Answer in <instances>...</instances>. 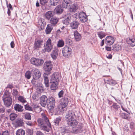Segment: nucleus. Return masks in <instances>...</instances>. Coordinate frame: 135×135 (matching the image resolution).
<instances>
[{
  "instance_id": "63",
  "label": "nucleus",
  "mask_w": 135,
  "mask_h": 135,
  "mask_svg": "<svg viewBox=\"0 0 135 135\" xmlns=\"http://www.w3.org/2000/svg\"><path fill=\"white\" fill-rule=\"evenodd\" d=\"M40 21H41V22L42 23V24L44 26V25L45 24V22L44 21V19H42V18H41V19Z\"/></svg>"
},
{
  "instance_id": "17",
  "label": "nucleus",
  "mask_w": 135,
  "mask_h": 135,
  "mask_svg": "<svg viewBox=\"0 0 135 135\" xmlns=\"http://www.w3.org/2000/svg\"><path fill=\"white\" fill-rule=\"evenodd\" d=\"M59 75L57 73H54L51 76V80L50 83H55L56 81L58 82L59 81Z\"/></svg>"
},
{
  "instance_id": "56",
  "label": "nucleus",
  "mask_w": 135,
  "mask_h": 135,
  "mask_svg": "<svg viewBox=\"0 0 135 135\" xmlns=\"http://www.w3.org/2000/svg\"><path fill=\"white\" fill-rule=\"evenodd\" d=\"M61 30H62V31H64V33H65L67 32V31L66 28H65V27L64 26H63L61 28Z\"/></svg>"
},
{
  "instance_id": "49",
  "label": "nucleus",
  "mask_w": 135,
  "mask_h": 135,
  "mask_svg": "<svg viewBox=\"0 0 135 135\" xmlns=\"http://www.w3.org/2000/svg\"><path fill=\"white\" fill-rule=\"evenodd\" d=\"M114 48L117 51H118L120 50L121 49V46L118 45H115L114 46Z\"/></svg>"
},
{
  "instance_id": "20",
  "label": "nucleus",
  "mask_w": 135,
  "mask_h": 135,
  "mask_svg": "<svg viewBox=\"0 0 135 135\" xmlns=\"http://www.w3.org/2000/svg\"><path fill=\"white\" fill-rule=\"evenodd\" d=\"M64 20L62 21V22L66 25H68L71 19V16L68 13L66 14L64 17Z\"/></svg>"
},
{
  "instance_id": "44",
  "label": "nucleus",
  "mask_w": 135,
  "mask_h": 135,
  "mask_svg": "<svg viewBox=\"0 0 135 135\" xmlns=\"http://www.w3.org/2000/svg\"><path fill=\"white\" fill-rule=\"evenodd\" d=\"M30 120H27L25 121V123L28 126H33V123Z\"/></svg>"
},
{
  "instance_id": "52",
  "label": "nucleus",
  "mask_w": 135,
  "mask_h": 135,
  "mask_svg": "<svg viewBox=\"0 0 135 135\" xmlns=\"http://www.w3.org/2000/svg\"><path fill=\"white\" fill-rule=\"evenodd\" d=\"M5 108L2 105L0 106V113H4L5 110Z\"/></svg>"
},
{
  "instance_id": "33",
  "label": "nucleus",
  "mask_w": 135,
  "mask_h": 135,
  "mask_svg": "<svg viewBox=\"0 0 135 135\" xmlns=\"http://www.w3.org/2000/svg\"><path fill=\"white\" fill-rule=\"evenodd\" d=\"M25 131L22 129H18L16 132V135H25Z\"/></svg>"
},
{
  "instance_id": "64",
  "label": "nucleus",
  "mask_w": 135,
  "mask_h": 135,
  "mask_svg": "<svg viewBox=\"0 0 135 135\" xmlns=\"http://www.w3.org/2000/svg\"><path fill=\"white\" fill-rule=\"evenodd\" d=\"M61 32L64 33V31H61L60 29H58L56 31L57 33V34H59Z\"/></svg>"
},
{
  "instance_id": "46",
  "label": "nucleus",
  "mask_w": 135,
  "mask_h": 135,
  "mask_svg": "<svg viewBox=\"0 0 135 135\" xmlns=\"http://www.w3.org/2000/svg\"><path fill=\"white\" fill-rule=\"evenodd\" d=\"M61 121V118L58 117L56 118L54 120V122L55 123L56 125L58 126L59 122Z\"/></svg>"
},
{
  "instance_id": "15",
  "label": "nucleus",
  "mask_w": 135,
  "mask_h": 135,
  "mask_svg": "<svg viewBox=\"0 0 135 135\" xmlns=\"http://www.w3.org/2000/svg\"><path fill=\"white\" fill-rule=\"evenodd\" d=\"M68 99L67 98L64 97L61 99L60 106L61 108L63 109L66 107L68 103Z\"/></svg>"
},
{
  "instance_id": "45",
  "label": "nucleus",
  "mask_w": 135,
  "mask_h": 135,
  "mask_svg": "<svg viewBox=\"0 0 135 135\" xmlns=\"http://www.w3.org/2000/svg\"><path fill=\"white\" fill-rule=\"evenodd\" d=\"M25 109L29 111H33V108H32L30 105H26L25 106Z\"/></svg>"
},
{
  "instance_id": "5",
  "label": "nucleus",
  "mask_w": 135,
  "mask_h": 135,
  "mask_svg": "<svg viewBox=\"0 0 135 135\" xmlns=\"http://www.w3.org/2000/svg\"><path fill=\"white\" fill-rule=\"evenodd\" d=\"M62 52L64 56L66 58H69L70 57L72 50L70 48L66 46L62 49Z\"/></svg>"
},
{
  "instance_id": "16",
  "label": "nucleus",
  "mask_w": 135,
  "mask_h": 135,
  "mask_svg": "<svg viewBox=\"0 0 135 135\" xmlns=\"http://www.w3.org/2000/svg\"><path fill=\"white\" fill-rule=\"evenodd\" d=\"M48 100L47 97L45 95H42L40 98V104L42 107H45L46 105Z\"/></svg>"
},
{
  "instance_id": "61",
  "label": "nucleus",
  "mask_w": 135,
  "mask_h": 135,
  "mask_svg": "<svg viewBox=\"0 0 135 135\" xmlns=\"http://www.w3.org/2000/svg\"><path fill=\"white\" fill-rule=\"evenodd\" d=\"M121 108H122V109L123 110L126 112H127V113H129V111H128V110H127V108H124L122 106H121Z\"/></svg>"
},
{
  "instance_id": "31",
  "label": "nucleus",
  "mask_w": 135,
  "mask_h": 135,
  "mask_svg": "<svg viewBox=\"0 0 135 135\" xmlns=\"http://www.w3.org/2000/svg\"><path fill=\"white\" fill-rule=\"evenodd\" d=\"M51 85L50 86V89L51 90H55L57 89L58 88L57 85L58 84V83L56 81L55 83H50Z\"/></svg>"
},
{
  "instance_id": "50",
  "label": "nucleus",
  "mask_w": 135,
  "mask_h": 135,
  "mask_svg": "<svg viewBox=\"0 0 135 135\" xmlns=\"http://www.w3.org/2000/svg\"><path fill=\"white\" fill-rule=\"evenodd\" d=\"M18 92L16 89H14L13 90L12 94L14 96H16L18 95Z\"/></svg>"
},
{
  "instance_id": "1",
  "label": "nucleus",
  "mask_w": 135,
  "mask_h": 135,
  "mask_svg": "<svg viewBox=\"0 0 135 135\" xmlns=\"http://www.w3.org/2000/svg\"><path fill=\"white\" fill-rule=\"evenodd\" d=\"M42 118L38 119L37 122L40 128L44 131L49 132L52 129L51 125L48 118L45 114H41Z\"/></svg>"
},
{
  "instance_id": "55",
  "label": "nucleus",
  "mask_w": 135,
  "mask_h": 135,
  "mask_svg": "<svg viewBox=\"0 0 135 135\" xmlns=\"http://www.w3.org/2000/svg\"><path fill=\"white\" fill-rule=\"evenodd\" d=\"M112 106L115 109H117L119 108V105H118L116 103H113Z\"/></svg>"
},
{
  "instance_id": "6",
  "label": "nucleus",
  "mask_w": 135,
  "mask_h": 135,
  "mask_svg": "<svg viewBox=\"0 0 135 135\" xmlns=\"http://www.w3.org/2000/svg\"><path fill=\"white\" fill-rule=\"evenodd\" d=\"M30 61L31 64L37 66L42 65L44 62V61L43 59L34 57L32 58Z\"/></svg>"
},
{
  "instance_id": "34",
  "label": "nucleus",
  "mask_w": 135,
  "mask_h": 135,
  "mask_svg": "<svg viewBox=\"0 0 135 135\" xmlns=\"http://www.w3.org/2000/svg\"><path fill=\"white\" fill-rule=\"evenodd\" d=\"M51 57L54 60H55L58 55V53L56 51L54 50L51 54Z\"/></svg>"
},
{
  "instance_id": "21",
  "label": "nucleus",
  "mask_w": 135,
  "mask_h": 135,
  "mask_svg": "<svg viewBox=\"0 0 135 135\" xmlns=\"http://www.w3.org/2000/svg\"><path fill=\"white\" fill-rule=\"evenodd\" d=\"M55 15L53 11H48L45 14V17L47 20H49L52 17H53Z\"/></svg>"
},
{
  "instance_id": "19",
  "label": "nucleus",
  "mask_w": 135,
  "mask_h": 135,
  "mask_svg": "<svg viewBox=\"0 0 135 135\" xmlns=\"http://www.w3.org/2000/svg\"><path fill=\"white\" fill-rule=\"evenodd\" d=\"M104 81L105 83L114 86L117 84L115 80L109 78H105Z\"/></svg>"
},
{
  "instance_id": "47",
  "label": "nucleus",
  "mask_w": 135,
  "mask_h": 135,
  "mask_svg": "<svg viewBox=\"0 0 135 135\" xmlns=\"http://www.w3.org/2000/svg\"><path fill=\"white\" fill-rule=\"evenodd\" d=\"M58 3V2L56 1L55 0H50L51 4L54 6H55L57 5Z\"/></svg>"
},
{
  "instance_id": "43",
  "label": "nucleus",
  "mask_w": 135,
  "mask_h": 135,
  "mask_svg": "<svg viewBox=\"0 0 135 135\" xmlns=\"http://www.w3.org/2000/svg\"><path fill=\"white\" fill-rule=\"evenodd\" d=\"M18 100L23 103H24L26 102V100L24 99V98L21 96H19L18 97Z\"/></svg>"
},
{
  "instance_id": "51",
  "label": "nucleus",
  "mask_w": 135,
  "mask_h": 135,
  "mask_svg": "<svg viewBox=\"0 0 135 135\" xmlns=\"http://www.w3.org/2000/svg\"><path fill=\"white\" fill-rule=\"evenodd\" d=\"M47 1L48 0H40V4L42 5H45Z\"/></svg>"
},
{
  "instance_id": "32",
  "label": "nucleus",
  "mask_w": 135,
  "mask_h": 135,
  "mask_svg": "<svg viewBox=\"0 0 135 135\" xmlns=\"http://www.w3.org/2000/svg\"><path fill=\"white\" fill-rule=\"evenodd\" d=\"M97 35L100 38L102 39L106 35V33L103 31H100L97 32Z\"/></svg>"
},
{
  "instance_id": "41",
  "label": "nucleus",
  "mask_w": 135,
  "mask_h": 135,
  "mask_svg": "<svg viewBox=\"0 0 135 135\" xmlns=\"http://www.w3.org/2000/svg\"><path fill=\"white\" fill-rule=\"evenodd\" d=\"M129 44L132 47L135 46V38L129 39Z\"/></svg>"
},
{
  "instance_id": "27",
  "label": "nucleus",
  "mask_w": 135,
  "mask_h": 135,
  "mask_svg": "<svg viewBox=\"0 0 135 135\" xmlns=\"http://www.w3.org/2000/svg\"><path fill=\"white\" fill-rule=\"evenodd\" d=\"M23 107L18 104H16L14 106L15 110L18 112H22L23 111L22 109Z\"/></svg>"
},
{
  "instance_id": "36",
  "label": "nucleus",
  "mask_w": 135,
  "mask_h": 135,
  "mask_svg": "<svg viewBox=\"0 0 135 135\" xmlns=\"http://www.w3.org/2000/svg\"><path fill=\"white\" fill-rule=\"evenodd\" d=\"M74 112L72 111H69L67 112L65 117V119L66 121H69V117L71 116V115L72 114V113Z\"/></svg>"
},
{
  "instance_id": "48",
  "label": "nucleus",
  "mask_w": 135,
  "mask_h": 135,
  "mask_svg": "<svg viewBox=\"0 0 135 135\" xmlns=\"http://www.w3.org/2000/svg\"><path fill=\"white\" fill-rule=\"evenodd\" d=\"M75 114L74 112L71 115V116L70 117H69V120H73L75 118Z\"/></svg>"
},
{
  "instance_id": "58",
  "label": "nucleus",
  "mask_w": 135,
  "mask_h": 135,
  "mask_svg": "<svg viewBox=\"0 0 135 135\" xmlns=\"http://www.w3.org/2000/svg\"><path fill=\"white\" fill-rule=\"evenodd\" d=\"M7 7L8 8V9H10L11 10L13 9L12 6L10 3L7 6Z\"/></svg>"
},
{
  "instance_id": "42",
  "label": "nucleus",
  "mask_w": 135,
  "mask_h": 135,
  "mask_svg": "<svg viewBox=\"0 0 135 135\" xmlns=\"http://www.w3.org/2000/svg\"><path fill=\"white\" fill-rule=\"evenodd\" d=\"M25 119L27 120H31V115L29 113H26L24 115Z\"/></svg>"
},
{
  "instance_id": "60",
  "label": "nucleus",
  "mask_w": 135,
  "mask_h": 135,
  "mask_svg": "<svg viewBox=\"0 0 135 135\" xmlns=\"http://www.w3.org/2000/svg\"><path fill=\"white\" fill-rule=\"evenodd\" d=\"M11 47L12 48H13L15 47V44L13 41H12L10 44Z\"/></svg>"
},
{
  "instance_id": "10",
  "label": "nucleus",
  "mask_w": 135,
  "mask_h": 135,
  "mask_svg": "<svg viewBox=\"0 0 135 135\" xmlns=\"http://www.w3.org/2000/svg\"><path fill=\"white\" fill-rule=\"evenodd\" d=\"M42 42V40L35 39L34 43V46L33 47L34 49L38 50L41 47Z\"/></svg>"
},
{
  "instance_id": "7",
  "label": "nucleus",
  "mask_w": 135,
  "mask_h": 135,
  "mask_svg": "<svg viewBox=\"0 0 135 135\" xmlns=\"http://www.w3.org/2000/svg\"><path fill=\"white\" fill-rule=\"evenodd\" d=\"M84 129L83 124L81 123H79L77 127L72 129V131L75 133H79L83 132Z\"/></svg>"
},
{
  "instance_id": "26",
  "label": "nucleus",
  "mask_w": 135,
  "mask_h": 135,
  "mask_svg": "<svg viewBox=\"0 0 135 135\" xmlns=\"http://www.w3.org/2000/svg\"><path fill=\"white\" fill-rule=\"evenodd\" d=\"M58 21L59 19L54 16L51 18L50 20V23L52 26H54L57 24Z\"/></svg>"
},
{
  "instance_id": "30",
  "label": "nucleus",
  "mask_w": 135,
  "mask_h": 135,
  "mask_svg": "<svg viewBox=\"0 0 135 135\" xmlns=\"http://www.w3.org/2000/svg\"><path fill=\"white\" fill-rule=\"evenodd\" d=\"M33 111L37 113H39L41 111V108L35 104L33 105Z\"/></svg>"
},
{
  "instance_id": "9",
  "label": "nucleus",
  "mask_w": 135,
  "mask_h": 135,
  "mask_svg": "<svg viewBox=\"0 0 135 135\" xmlns=\"http://www.w3.org/2000/svg\"><path fill=\"white\" fill-rule=\"evenodd\" d=\"M49 104V107H50V109L52 110L54 107L55 103V101L54 98L52 97H50L48 98Z\"/></svg>"
},
{
  "instance_id": "38",
  "label": "nucleus",
  "mask_w": 135,
  "mask_h": 135,
  "mask_svg": "<svg viewBox=\"0 0 135 135\" xmlns=\"http://www.w3.org/2000/svg\"><path fill=\"white\" fill-rule=\"evenodd\" d=\"M128 114H127L125 113H122L120 114V115L121 117L124 119H128L129 116L130 114V113H128Z\"/></svg>"
},
{
  "instance_id": "29",
  "label": "nucleus",
  "mask_w": 135,
  "mask_h": 135,
  "mask_svg": "<svg viewBox=\"0 0 135 135\" xmlns=\"http://www.w3.org/2000/svg\"><path fill=\"white\" fill-rule=\"evenodd\" d=\"M53 27L50 24H48L45 29L46 33L47 34L50 33Z\"/></svg>"
},
{
  "instance_id": "8",
  "label": "nucleus",
  "mask_w": 135,
  "mask_h": 135,
  "mask_svg": "<svg viewBox=\"0 0 135 135\" xmlns=\"http://www.w3.org/2000/svg\"><path fill=\"white\" fill-rule=\"evenodd\" d=\"M79 17L80 21L82 23H84L87 21V16L83 12H81L79 13Z\"/></svg>"
},
{
  "instance_id": "53",
  "label": "nucleus",
  "mask_w": 135,
  "mask_h": 135,
  "mask_svg": "<svg viewBox=\"0 0 135 135\" xmlns=\"http://www.w3.org/2000/svg\"><path fill=\"white\" fill-rule=\"evenodd\" d=\"M64 94V91L62 90L60 91L58 94V95L59 98H61L62 97Z\"/></svg>"
},
{
  "instance_id": "57",
  "label": "nucleus",
  "mask_w": 135,
  "mask_h": 135,
  "mask_svg": "<svg viewBox=\"0 0 135 135\" xmlns=\"http://www.w3.org/2000/svg\"><path fill=\"white\" fill-rule=\"evenodd\" d=\"M105 48L106 50L108 51H110L111 50V47L106 46L105 47Z\"/></svg>"
},
{
  "instance_id": "14",
  "label": "nucleus",
  "mask_w": 135,
  "mask_h": 135,
  "mask_svg": "<svg viewBox=\"0 0 135 135\" xmlns=\"http://www.w3.org/2000/svg\"><path fill=\"white\" fill-rule=\"evenodd\" d=\"M41 75V73L39 70L35 69L33 71V78L35 80H36L39 78Z\"/></svg>"
},
{
  "instance_id": "2",
  "label": "nucleus",
  "mask_w": 135,
  "mask_h": 135,
  "mask_svg": "<svg viewBox=\"0 0 135 135\" xmlns=\"http://www.w3.org/2000/svg\"><path fill=\"white\" fill-rule=\"evenodd\" d=\"M2 98L4 105L8 107H10L12 103V99L8 90H6L5 91Z\"/></svg>"
},
{
  "instance_id": "12",
  "label": "nucleus",
  "mask_w": 135,
  "mask_h": 135,
  "mask_svg": "<svg viewBox=\"0 0 135 135\" xmlns=\"http://www.w3.org/2000/svg\"><path fill=\"white\" fill-rule=\"evenodd\" d=\"M69 10L71 12H75L78 8V6L76 3H74L71 4L69 6Z\"/></svg>"
},
{
  "instance_id": "11",
  "label": "nucleus",
  "mask_w": 135,
  "mask_h": 135,
  "mask_svg": "<svg viewBox=\"0 0 135 135\" xmlns=\"http://www.w3.org/2000/svg\"><path fill=\"white\" fill-rule=\"evenodd\" d=\"M67 122L68 125L71 127L72 129L76 127L78 124V122L76 119L68 121Z\"/></svg>"
},
{
  "instance_id": "18",
  "label": "nucleus",
  "mask_w": 135,
  "mask_h": 135,
  "mask_svg": "<svg viewBox=\"0 0 135 135\" xmlns=\"http://www.w3.org/2000/svg\"><path fill=\"white\" fill-rule=\"evenodd\" d=\"M63 10L61 5H59L56 7L53 11L54 12L55 14L59 15L62 13Z\"/></svg>"
},
{
  "instance_id": "39",
  "label": "nucleus",
  "mask_w": 135,
  "mask_h": 135,
  "mask_svg": "<svg viewBox=\"0 0 135 135\" xmlns=\"http://www.w3.org/2000/svg\"><path fill=\"white\" fill-rule=\"evenodd\" d=\"M64 44V42L62 40H59L58 41L57 44V46L58 47H63Z\"/></svg>"
},
{
  "instance_id": "3",
  "label": "nucleus",
  "mask_w": 135,
  "mask_h": 135,
  "mask_svg": "<svg viewBox=\"0 0 135 135\" xmlns=\"http://www.w3.org/2000/svg\"><path fill=\"white\" fill-rule=\"evenodd\" d=\"M53 45L52 44L51 40L49 38L44 45V48L42 50V51L43 52H49L52 49Z\"/></svg>"
},
{
  "instance_id": "4",
  "label": "nucleus",
  "mask_w": 135,
  "mask_h": 135,
  "mask_svg": "<svg viewBox=\"0 0 135 135\" xmlns=\"http://www.w3.org/2000/svg\"><path fill=\"white\" fill-rule=\"evenodd\" d=\"M43 68L46 73L49 74L52 68V65L50 61H46L44 63Z\"/></svg>"
},
{
  "instance_id": "37",
  "label": "nucleus",
  "mask_w": 135,
  "mask_h": 135,
  "mask_svg": "<svg viewBox=\"0 0 135 135\" xmlns=\"http://www.w3.org/2000/svg\"><path fill=\"white\" fill-rule=\"evenodd\" d=\"M17 117V114L14 113H11L9 115L10 119L11 120H13Z\"/></svg>"
},
{
  "instance_id": "35",
  "label": "nucleus",
  "mask_w": 135,
  "mask_h": 135,
  "mask_svg": "<svg viewBox=\"0 0 135 135\" xmlns=\"http://www.w3.org/2000/svg\"><path fill=\"white\" fill-rule=\"evenodd\" d=\"M62 133L64 134H65L68 133H70L71 131L69 129L68 127H65L64 128L62 129Z\"/></svg>"
},
{
  "instance_id": "28",
  "label": "nucleus",
  "mask_w": 135,
  "mask_h": 135,
  "mask_svg": "<svg viewBox=\"0 0 135 135\" xmlns=\"http://www.w3.org/2000/svg\"><path fill=\"white\" fill-rule=\"evenodd\" d=\"M74 35L75 39L76 41H79L81 39V35L77 31H74Z\"/></svg>"
},
{
  "instance_id": "23",
  "label": "nucleus",
  "mask_w": 135,
  "mask_h": 135,
  "mask_svg": "<svg viewBox=\"0 0 135 135\" xmlns=\"http://www.w3.org/2000/svg\"><path fill=\"white\" fill-rule=\"evenodd\" d=\"M72 3L71 0H63L62 1V6L64 8H67Z\"/></svg>"
},
{
  "instance_id": "13",
  "label": "nucleus",
  "mask_w": 135,
  "mask_h": 135,
  "mask_svg": "<svg viewBox=\"0 0 135 135\" xmlns=\"http://www.w3.org/2000/svg\"><path fill=\"white\" fill-rule=\"evenodd\" d=\"M105 43L107 45H112L114 41L113 37L110 36L107 37L104 39Z\"/></svg>"
},
{
  "instance_id": "40",
  "label": "nucleus",
  "mask_w": 135,
  "mask_h": 135,
  "mask_svg": "<svg viewBox=\"0 0 135 135\" xmlns=\"http://www.w3.org/2000/svg\"><path fill=\"white\" fill-rule=\"evenodd\" d=\"M31 72L30 71H26L25 74V77L28 79H30L31 77Z\"/></svg>"
},
{
  "instance_id": "59",
  "label": "nucleus",
  "mask_w": 135,
  "mask_h": 135,
  "mask_svg": "<svg viewBox=\"0 0 135 135\" xmlns=\"http://www.w3.org/2000/svg\"><path fill=\"white\" fill-rule=\"evenodd\" d=\"M36 135H44V134L42 132L38 131L36 133Z\"/></svg>"
},
{
  "instance_id": "24",
  "label": "nucleus",
  "mask_w": 135,
  "mask_h": 135,
  "mask_svg": "<svg viewBox=\"0 0 135 135\" xmlns=\"http://www.w3.org/2000/svg\"><path fill=\"white\" fill-rule=\"evenodd\" d=\"M23 125V120L21 119H18L15 122L14 125L16 128L22 126Z\"/></svg>"
},
{
  "instance_id": "25",
  "label": "nucleus",
  "mask_w": 135,
  "mask_h": 135,
  "mask_svg": "<svg viewBox=\"0 0 135 135\" xmlns=\"http://www.w3.org/2000/svg\"><path fill=\"white\" fill-rule=\"evenodd\" d=\"M44 83L46 87L49 86V81L48 79V75L47 74L44 73Z\"/></svg>"
},
{
  "instance_id": "62",
  "label": "nucleus",
  "mask_w": 135,
  "mask_h": 135,
  "mask_svg": "<svg viewBox=\"0 0 135 135\" xmlns=\"http://www.w3.org/2000/svg\"><path fill=\"white\" fill-rule=\"evenodd\" d=\"M13 88V86L11 84H8L7 85V87H6V89L7 88H9L10 89H12Z\"/></svg>"
},
{
  "instance_id": "54",
  "label": "nucleus",
  "mask_w": 135,
  "mask_h": 135,
  "mask_svg": "<svg viewBox=\"0 0 135 135\" xmlns=\"http://www.w3.org/2000/svg\"><path fill=\"white\" fill-rule=\"evenodd\" d=\"M2 135H9V133L8 131L6 130L2 132Z\"/></svg>"
},
{
  "instance_id": "22",
  "label": "nucleus",
  "mask_w": 135,
  "mask_h": 135,
  "mask_svg": "<svg viewBox=\"0 0 135 135\" xmlns=\"http://www.w3.org/2000/svg\"><path fill=\"white\" fill-rule=\"evenodd\" d=\"M80 23L78 21L75 20L71 22L70 24V27L73 29L75 30L77 29Z\"/></svg>"
}]
</instances>
